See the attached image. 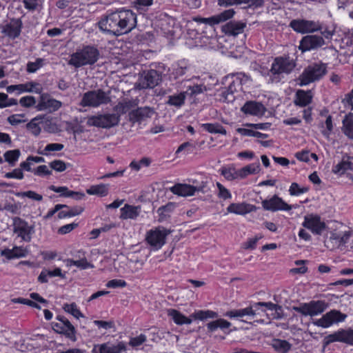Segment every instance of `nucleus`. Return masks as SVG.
<instances>
[{"instance_id": "nucleus-22", "label": "nucleus", "mask_w": 353, "mask_h": 353, "mask_svg": "<svg viewBox=\"0 0 353 353\" xmlns=\"http://www.w3.org/2000/svg\"><path fill=\"white\" fill-rule=\"evenodd\" d=\"M234 14L235 11L233 9H228L209 18H196L194 20L200 23L213 26L232 18Z\"/></svg>"}, {"instance_id": "nucleus-23", "label": "nucleus", "mask_w": 353, "mask_h": 353, "mask_svg": "<svg viewBox=\"0 0 353 353\" xmlns=\"http://www.w3.org/2000/svg\"><path fill=\"white\" fill-rule=\"evenodd\" d=\"M241 110L245 114L261 117L265 114L266 108L260 102L248 101L241 107Z\"/></svg>"}, {"instance_id": "nucleus-9", "label": "nucleus", "mask_w": 353, "mask_h": 353, "mask_svg": "<svg viewBox=\"0 0 353 353\" xmlns=\"http://www.w3.org/2000/svg\"><path fill=\"white\" fill-rule=\"evenodd\" d=\"M57 320L59 322L52 323V327L57 333L65 335L70 340L75 341L76 339V330L70 321L63 316L58 315L56 317Z\"/></svg>"}, {"instance_id": "nucleus-27", "label": "nucleus", "mask_w": 353, "mask_h": 353, "mask_svg": "<svg viewBox=\"0 0 353 353\" xmlns=\"http://www.w3.org/2000/svg\"><path fill=\"white\" fill-rule=\"evenodd\" d=\"M61 106V102L54 99L41 98V101L37 105L39 110H47L49 112H54L59 109Z\"/></svg>"}, {"instance_id": "nucleus-30", "label": "nucleus", "mask_w": 353, "mask_h": 353, "mask_svg": "<svg viewBox=\"0 0 353 353\" xmlns=\"http://www.w3.org/2000/svg\"><path fill=\"white\" fill-rule=\"evenodd\" d=\"M312 94L310 90H299L296 93L294 103L300 107H305L312 102Z\"/></svg>"}, {"instance_id": "nucleus-17", "label": "nucleus", "mask_w": 353, "mask_h": 353, "mask_svg": "<svg viewBox=\"0 0 353 353\" xmlns=\"http://www.w3.org/2000/svg\"><path fill=\"white\" fill-rule=\"evenodd\" d=\"M161 81V74L157 70H150L141 77L139 86L142 89L153 88Z\"/></svg>"}, {"instance_id": "nucleus-31", "label": "nucleus", "mask_w": 353, "mask_h": 353, "mask_svg": "<svg viewBox=\"0 0 353 353\" xmlns=\"http://www.w3.org/2000/svg\"><path fill=\"white\" fill-rule=\"evenodd\" d=\"M126 347L122 342L117 345H112L110 343H103L99 346V353H125Z\"/></svg>"}, {"instance_id": "nucleus-32", "label": "nucleus", "mask_w": 353, "mask_h": 353, "mask_svg": "<svg viewBox=\"0 0 353 353\" xmlns=\"http://www.w3.org/2000/svg\"><path fill=\"white\" fill-rule=\"evenodd\" d=\"M167 313L168 315L177 325H189L191 324L192 322L191 319L186 317L176 310L168 309Z\"/></svg>"}, {"instance_id": "nucleus-16", "label": "nucleus", "mask_w": 353, "mask_h": 353, "mask_svg": "<svg viewBox=\"0 0 353 353\" xmlns=\"http://www.w3.org/2000/svg\"><path fill=\"white\" fill-rule=\"evenodd\" d=\"M264 210L275 212L278 210L289 211L292 206L285 203L281 198L277 195H274L270 199H265L261 202Z\"/></svg>"}, {"instance_id": "nucleus-62", "label": "nucleus", "mask_w": 353, "mask_h": 353, "mask_svg": "<svg viewBox=\"0 0 353 353\" xmlns=\"http://www.w3.org/2000/svg\"><path fill=\"white\" fill-rule=\"evenodd\" d=\"M189 90L190 91V95H197L206 91L207 89L205 85L200 84L190 86L186 92H188Z\"/></svg>"}, {"instance_id": "nucleus-57", "label": "nucleus", "mask_w": 353, "mask_h": 353, "mask_svg": "<svg viewBox=\"0 0 353 353\" xmlns=\"http://www.w3.org/2000/svg\"><path fill=\"white\" fill-rule=\"evenodd\" d=\"M44 161H45V160L43 157L30 156L27 158L26 161L25 162H23V170H26V171H29V172L32 171V168H29V166L28 165V164L30 162L41 163V162H44Z\"/></svg>"}, {"instance_id": "nucleus-26", "label": "nucleus", "mask_w": 353, "mask_h": 353, "mask_svg": "<svg viewBox=\"0 0 353 353\" xmlns=\"http://www.w3.org/2000/svg\"><path fill=\"white\" fill-rule=\"evenodd\" d=\"M49 189L59 193L61 196L73 198L76 200H81L85 196L84 193L70 190L66 186L57 187L55 185L49 186Z\"/></svg>"}, {"instance_id": "nucleus-53", "label": "nucleus", "mask_w": 353, "mask_h": 353, "mask_svg": "<svg viewBox=\"0 0 353 353\" xmlns=\"http://www.w3.org/2000/svg\"><path fill=\"white\" fill-rule=\"evenodd\" d=\"M26 129L27 131L35 136L38 135L41 132V128L35 119H32L26 125Z\"/></svg>"}, {"instance_id": "nucleus-21", "label": "nucleus", "mask_w": 353, "mask_h": 353, "mask_svg": "<svg viewBox=\"0 0 353 353\" xmlns=\"http://www.w3.org/2000/svg\"><path fill=\"white\" fill-rule=\"evenodd\" d=\"M258 314L256 308L254 307L253 304L245 308L228 311L225 316L230 319H241L242 321L247 322V320L243 319V318L246 317L248 319L251 320Z\"/></svg>"}, {"instance_id": "nucleus-40", "label": "nucleus", "mask_w": 353, "mask_h": 353, "mask_svg": "<svg viewBox=\"0 0 353 353\" xmlns=\"http://www.w3.org/2000/svg\"><path fill=\"white\" fill-rule=\"evenodd\" d=\"M68 210H62V211L59 212V213L57 214L58 219H64L66 217H71V216L79 215L84 210V208L81 206H75V207H73L71 208H70L68 207Z\"/></svg>"}, {"instance_id": "nucleus-48", "label": "nucleus", "mask_w": 353, "mask_h": 353, "mask_svg": "<svg viewBox=\"0 0 353 353\" xmlns=\"http://www.w3.org/2000/svg\"><path fill=\"white\" fill-rule=\"evenodd\" d=\"M63 308L66 312L71 314L74 317L77 319L83 317V314L77 308V305L74 303H72L71 304L66 303L63 305Z\"/></svg>"}, {"instance_id": "nucleus-12", "label": "nucleus", "mask_w": 353, "mask_h": 353, "mask_svg": "<svg viewBox=\"0 0 353 353\" xmlns=\"http://www.w3.org/2000/svg\"><path fill=\"white\" fill-rule=\"evenodd\" d=\"M170 234V231L164 228H156L147 232L146 241L149 245L156 250L160 249L165 243V238Z\"/></svg>"}, {"instance_id": "nucleus-7", "label": "nucleus", "mask_w": 353, "mask_h": 353, "mask_svg": "<svg viewBox=\"0 0 353 353\" xmlns=\"http://www.w3.org/2000/svg\"><path fill=\"white\" fill-rule=\"evenodd\" d=\"M328 307V303L323 300L311 301L293 306L292 310L303 316H317L322 314Z\"/></svg>"}, {"instance_id": "nucleus-50", "label": "nucleus", "mask_w": 353, "mask_h": 353, "mask_svg": "<svg viewBox=\"0 0 353 353\" xmlns=\"http://www.w3.org/2000/svg\"><path fill=\"white\" fill-rule=\"evenodd\" d=\"M44 60L41 58H38L33 62H28L27 63V72L29 73L35 72L37 70L41 68L43 65Z\"/></svg>"}, {"instance_id": "nucleus-54", "label": "nucleus", "mask_w": 353, "mask_h": 353, "mask_svg": "<svg viewBox=\"0 0 353 353\" xmlns=\"http://www.w3.org/2000/svg\"><path fill=\"white\" fill-rule=\"evenodd\" d=\"M262 236H256L254 238L249 239L246 242L243 243L242 248L245 250H253L256 248V243Z\"/></svg>"}, {"instance_id": "nucleus-55", "label": "nucleus", "mask_w": 353, "mask_h": 353, "mask_svg": "<svg viewBox=\"0 0 353 353\" xmlns=\"http://www.w3.org/2000/svg\"><path fill=\"white\" fill-rule=\"evenodd\" d=\"M50 167L57 172H63L66 169L65 162L61 160H54L50 163Z\"/></svg>"}, {"instance_id": "nucleus-37", "label": "nucleus", "mask_w": 353, "mask_h": 353, "mask_svg": "<svg viewBox=\"0 0 353 353\" xmlns=\"http://www.w3.org/2000/svg\"><path fill=\"white\" fill-rule=\"evenodd\" d=\"M1 256H5L8 260L19 259L22 256V248L14 247L12 249H4L1 251Z\"/></svg>"}, {"instance_id": "nucleus-56", "label": "nucleus", "mask_w": 353, "mask_h": 353, "mask_svg": "<svg viewBox=\"0 0 353 353\" xmlns=\"http://www.w3.org/2000/svg\"><path fill=\"white\" fill-rule=\"evenodd\" d=\"M254 307L256 308V311L259 310L260 307H265L268 310L273 311L274 309L280 310V305L274 304L272 302H257L254 303Z\"/></svg>"}, {"instance_id": "nucleus-19", "label": "nucleus", "mask_w": 353, "mask_h": 353, "mask_svg": "<svg viewBox=\"0 0 353 353\" xmlns=\"http://www.w3.org/2000/svg\"><path fill=\"white\" fill-rule=\"evenodd\" d=\"M303 226L311 230L313 234H321L325 229V223L321 221L320 216L317 215H309L304 218Z\"/></svg>"}, {"instance_id": "nucleus-42", "label": "nucleus", "mask_w": 353, "mask_h": 353, "mask_svg": "<svg viewBox=\"0 0 353 353\" xmlns=\"http://www.w3.org/2000/svg\"><path fill=\"white\" fill-rule=\"evenodd\" d=\"M272 347L276 351L286 353L291 349V344L285 340L274 339L272 341Z\"/></svg>"}, {"instance_id": "nucleus-11", "label": "nucleus", "mask_w": 353, "mask_h": 353, "mask_svg": "<svg viewBox=\"0 0 353 353\" xmlns=\"http://www.w3.org/2000/svg\"><path fill=\"white\" fill-rule=\"evenodd\" d=\"M296 66L295 61L290 57H278L274 59L270 69L272 74H289Z\"/></svg>"}, {"instance_id": "nucleus-28", "label": "nucleus", "mask_w": 353, "mask_h": 353, "mask_svg": "<svg viewBox=\"0 0 353 353\" xmlns=\"http://www.w3.org/2000/svg\"><path fill=\"white\" fill-rule=\"evenodd\" d=\"M341 131L349 139L353 140V113L346 114L342 121Z\"/></svg>"}, {"instance_id": "nucleus-35", "label": "nucleus", "mask_w": 353, "mask_h": 353, "mask_svg": "<svg viewBox=\"0 0 353 353\" xmlns=\"http://www.w3.org/2000/svg\"><path fill=\"white\" fill-rule=\"evenodd\" d=\"M260 171V163L259 162L248 165L239 170H238V174L239 178H245L249 174H256Z\"/></svg>"}, {"instance_id": "nucleus-10", "label": "nucleus", "mask_w": 353, "mask_h": 353, "mask_svg": "<svg viewBox=\"0 0 353 353\" xmlns=\"http://www.w3.org/2000/svg\"><path fill=\"white\" fill-rule=\"evenodd\" d=\"M290 26L296 32L305 34L321 30L322 25L319 21L306 19H294L290 21Z\"/></svg>"}, {"instance_id": "nucleus-24", "label": "nucleus", "mask_w": 353, "mask_h": 353, "mask_svg": "<svg viewBox=\"0 0 353 353\" xmlns=\"http://www.w3.org/2000/svg\"><path fill=\"white\" fill-rule=\"evenodd\" d=\"M246 23L243 21H230L221 28L222 32L229 36H237L243 32Z\"/></svg>"}, {"instance_id": "nucleus-1", "label": "nucleus", "mask_w": 353, "mask_h": 353, "mask_svg": "<svg viewBox=\"0 0 353 353\" xmlns=\"http://www.w3.org/2000/svg\"><path fill=\"white\" fill-rule=\"evenodd\" d=\"M137 14L130 10L118 9L98 22L101 31L119 37L130 32L137 26Z\"/></svg>"}, {"instance_id": "nucleus-5", "label": "nucleus", "mask_w": 353, "mask_h": 353, "mask_svg": "<svg viewBox=\"0 0 353 353\" xmlns=\"http://www.w3.org/2000/svg\"><path fill=\"white\" fill-rule=\"evenodd\" d=\"M120 119V114L116 112L98 114L89 117L87 120V125L89 126L110 129L117 126Z\"/></svg>"}, {"instance_id": "nucleus-45", "label": "nucleus", "mask_w": 353, "mask_h": 353, "mask_svg": "<svg viewBox=\"0 0 353 353\" xmlns=\"http://www.w3.org/2000/svg\"><path fill=\"white\" fill-rule=\"evenodd\" d=\"M203 128L210 133L226 134V130L219 123H204Z\"/></svg>"}, {"instance_id": "nucleus-41", "label": "nucleus", "mask_w": 353, "mask_h": 353, "mask_svg": "<svg viewBox=\"0 0 353 353\" xmlns=\"http://www.w3.org/2000/svg\"><path fill=\"white\" fill-rule=\"evenodd\" d=\"M175 204L173 203H168L165 205L160 207L157 210L159 214V221H163L170 216V214L174 210Z\"/></svg>"}, {"instance_id": "nucleus-59", "label": "nucleus", "mask_w": 353, "mask_h": 353, "mask_svg": "<svg viewBox=\"0 0 353 353\" xmlns=\"http://www.w3.org/2000/svg\"><path fill=\"white\" fill-rule=\"evenodd\" d=\"M31 172H33L34 174L38 176L52 174V170H49L48 166L46 165H39L36 169L32 170Z\"/></svg>"}, {"instance_id": "nucleus-63", "label": "nucleus", "mask_w": 353, "mask_h": 353, "mask_svg": "<svg viewBox=\"0 0 353 353\" xmlns=\"http://www.w3.org/2000/svg\"><path fill=\"white\" fill-rule=\"evenodd\" d=\"M145 341L146 336L141 334L138 336L131 338L129 344L132 347H137L143 344Z\"/></svg>"}, {"instance_id": "nucleus-14", "label": "nucleus", "mask_w": 353, "mask_h": 353, "mask_svg": "<svg viewBox=\"0 0 353 353\" xmlns=\"http://www.w3.org/2000/svg\"><path fill=\"white\" fill-rule=\"evenodd\" d=\"M325 44L323 37L316 34H310L303 37L299 43V48L302 52L315 50Z\"/></svg>"}, {"instance_id": "nucleus-52", "label": "nucleus", "mask_w": 353, "mask_h": 353, "mask_svg": "<svg viewBox=\"0 0 353 353\" xmlns=\"http://www.w3.org/2000/svg\"><path fill=\"white\" fill-rule=\"evenodd\" d=\"M308 190V188H301L297 183H292L289 189V192L291 195H299L307 192Z\"/></svg>"}, {"instance_id": "nucleus-34", "label": "nucleus", "mask_w": 353, "mask_h": 353, "mask_svg": "<svg viewBox=\"0 0 353 353\" xmlns=\"http://www.w3.org/2000/svg\"><path fill=\"white\" fill-rule=\"evenodd\" d=\"M109 192L108 184H98L91 185L88 189L86 190V192L90 195H97L99 196H105Z\"/></svg>"}, {"instance_id": "nucleus-60", "label": "nucleus", "mask_w": 353, "mask_h": 353, "mask_svg": "<svg viewBox=\"0 0 353 353\" xmlns=\"http://www.w3.org/2000/svg\"><path fill=\"white\" fill-rule=\"evenodd\" d=\"M326 130H322V134L327 138H328L333 130L332 117L329 115L325 122Z\"/></svg>"}, {"instance_id": "nucleus-15", "label": "nucleus", "mask_w": 353, "mask_h": 353, "mask_svg": "<svg viewBox=\"0 0 353 353\" xmlns=\"http://www.w3.org/2000/svg\"><path fill=\"white\" fill-rule=\"evenodd\" d=\"M205 183L202 182L199 186H193L185 183H177L170 188V191L174 194L181 196H189L194 194L196 192H204Z\"/></svg>"}, {"instance_id": "nucleus-64", "label": "nucleus", "mask_w": 353, "mask_h": 353, "mask_svg": "<svg viewBox=\"0 0 353 353\" xmlns=\"http://www.w3.org/2000/svg\"><path fill=\"white\" fill-rule=\"evenodd\" d=\"M13 231L18 236L22 237V221L20 218L13 219Z\"/></svg>"}, {"instance_id": "nucleus-6", "label": "nucleus", "mask_w": 353, "mask_h": 353, "mask_svg": "<svg viewBox=\"0 0 353 353\" xmlns=\"http://www.w3.org/2000/svg\"><path fill=\"white\" fill-rule=\"evenodd\" d=\"M110 101L108 93L103 90L98 89L84 93L80 104L83 107H99L101 105L108 104Z\"/></svg>"}, {"instance_id": "nucleus-29", "label": "nucleus", "mask_w": 353, "mask_h": 353, "mask_svg": "<svg viewBox=\"0 0 353 353\" xmlns=\"http://www.w3.org/2000/svg\"><path fill=\"white\" fill-rule=\"evenodd\" d=\"M255 208L254 205L246 204L244 203H231L228 208L227 211L230 213H234L236 214H245L250 212Z\"/></svg>"}, {"instance_id": "nucleus-44", "label": "nucleus", "mask_w": 353, "mask_h": 353, "mask_svg": "<svg viewBox=\"0 0 353 353\" xmlns=\"http://www.w3.org/2000/svg\"><path fill=\"white\" fill-rule=\"evenodd\" d=\"M21 152L19 149L8 150L4 154L5 161L11 166H14L15 163L18 161Z\"/></svg>"}, {"instance_id": "nucleus-36", "label": "nucleus", "mask_w": 353, "mask_h": 353, "mask_svg": "<svg viewBox=\"0 0 353 353\" xmlns=\"http://www.w3.org/2000/svg\"><path fill=\"white\" fill-rule=\"evenodd\" d=\"M187 92H180L177 94L170 95L166 104L176 108L181 107L185 103Z\"/></svg>"}, {"instance_id": "nucleus-20", "label": "nucleus", "mask_w": 353, "mask_h": 353, "mask_svg": "<svg viewBox=\"0 0 353 353\" xmlns=\"http://www.w3.org/2000/svg\"><path fill=\"white\" fill-rule=\"evenodd\" d=\"M153 114L154 110L152 108L145 106L130 111L128 113V118L132 124L136 123H141L142 121L150 118Z\"/></svg>"}, {"instance_id": "nucleus-25", "label": "nucleus", "mask_w": 353, "mask_h": 353, "mask_svg": "<svg viewBox=\"0 0 353 353\" xmlns=\"http://www.w3.org/2000/svg\"><path fill=\"white\" fill-rule=\"evenodd\" d=\"M263 3V0H218V5L223 7L245 4L248 7L258 8L261 6Z\"/></svg>"}, {"instance_id": "nucleus-2", "label": "nucleus", "mask_w": 353, "mask_h": 353, "mask_svg": "<svg viewBox=\"0 0 353 353\" xmlns=\"http://www.w3.org/2000/svg\"><path fill=\"white\" fill-rule=\"evenodd\" d=\"M100 52L93 46H85L74 52L68 61V64L75 68L84 65H92L99 59Z\"/></svg>"}, {"instance_id": "nucleus-4", "label": "nucleus", "mask_w": 353, "mask_h": 353, "mask_svg": "<svg viewBox=\"0 0 353 353\" xmlns=\"http://www.w3.org/2000/svg\"><path fill=\"white\" fill-rule=\"evenodd\" d=\"M327 72V66L323 63H314L306 67L299 76L300 85H307L321 79Z\"/></svg>"}, {"instance_id": "nucleus-46", "label": "nucleus", "mask_w": 353, "mask_h": 353, "mask_svg": "<svg viewBox=\"0 0 353 353\" xmlns=\"http://www.w3.org/2000/svg\"><path fill=\"white\" fill-rule=\"evenodd\" d=\"M352 164L350 161L348 160H344L343 159L340 163L336 164L333 168V172L336 174H344L347 170H352Z\"/></svg>"}, {"instance_id": "nucleus-58", "label": "nucleus", "mask_w": 353, "mask_h": 353, "mask_svg": "<svg viewBox=\"0 0 353 353\" xmlns=\"http://www.w3.org/2000/svg\"><path fill=\"white\" fill-rule=\"evenodd\" d=\"M216 187L219 189V194H218L219 197L223 199H228L231 198L232 195H231L230 192L221 183H220L219 182H217Z\"/></svg>"}, {"instance_id": "nucleus-47", "label": "nucleus", "mask_w": 353, "mask_h": 353, "mask_svg": "<svg viewBox=\"0 0 353 353\" xmlns=\"http://www.w3.org/2000/svg\"><path fill=\"white\" fill-rule=\"evenodd\" d=\"M64 148V145L61 143H49L46 145L43 150L39 151L38 153L41 155L48 156L51 154L52 152L61 151Z\"/></svg>"}, {"instance_id": "nucleus-38", "label": "nucleus", "mask_w": 353, "mask_h": 353, "mask_svg": "<svg viewBox=\"0 0 353 353\" xmlns=\"http://www.w3.org/2000/svg\"><path fill=\"white\" fill-rule=\"evenodd\" d=\"M137 104L134 101L131 100H124L121 102H119L117 105L114 107V110L116 113L120 114H125L128 110H130L132 108L135 106Z\"/></svg>"}, {"instance_id": "nucleus-49", "label": "nucleus", "mask_w": 353, "mask_h": 353, "mask_svg": "<svg viewBox=\"0 0 353 353\" xmlns=\"http://www.w3.org/2000/svg\"><path fill=\"white\" fill-rule=\"evenodd\" d=\"M67 264L68 265L77 266V268H79L82 270H85V269L93 267V265L91 263H90L89 262H88V261L85 258L80 259V260H77V261L73 260V259H68Z\"/></svg>"}, {"instance_id": "nucleus-18", "label": "nucleus", "mask_w": 353, "mask_h": 353, "mask_svg": "<svg viewBox=\"0 0 353 353\" xmlns=\"http://www.w3.org/2000/svg\"><path fill=\"white\" fill-rule=\"evenodd\" d=\"M21 26L22 23L20 19H11L6 25L0 26L1 32L4 37L14 39L20 35Z\"/></svg>"}, {"instance_id": "nucleus-13", "label": "nucleus", "mask_w": 353, "mask_h": 353, "mask_svg": "<svg viewBox=\"0 0 353 353\" xmlns=\"http://www.w3.org/2000/svg\"><path fill=\"white\" fill-rule=\"evenodd\" d=\"M336 341L353 345V330L341 329L337 332L326 336L323 341V347H326Z\"/></svg>"}, {"instance_id": "nucleus-43", "label": "nucleus", "mask_w": 353, "mask_h": 353, "mask_svg": "<svg viewBox=\"0 0 353 353\" xmlns=\"http://www.w3.org/2000/svg\"><path fill=\"white\" fill-rule=\"evenodd\" d=\"M217 313L211 310H199L192 314L194 319L205 320L217 317Z\"/></svg>"}, {"instance_id": "nucleus-33", "label": "nucleus", "mask_w": 353, "mask_h": 353, "mask_svg": "<svg viewBox=\"0 0 353 353\" xmlns=\"http://www.w3.org/2000/svg\"><path fill=\"white\" fill-rule=\"evenodd\" d=\"M121 218L122 219H134L139 215L140 207L125 204L124 207L121 209Z\"/></svg>"}, {"instance_id": "nucleus-39", "label": "nucleus", "mask_w": 353, "mask_h": 353, "mask_svg": "<svg viewBox=\"0 0 353 353\" xmlns=\"http://www.w3.org/2000/svg\"><path fill=\"white\" fill-rule=\"evenodd\" d=\"M352 237V232L350 231H346L341 233H334L332 234L330 239L336 241L339 246L345 245L349 239Z\"/></svg>"}, {"instance_id": "nucleus-51", "label": "nucleus", "mask_w": 353, "mask_h": 353, "mask_svg": "<svg viewBox=\"0 0 353 353\" xmlns=\"http://www.w3.org/2000/svg\"><path fill=\"white\" fill-rule=\"evenodd\" d=\"M238 174V170H236L234 168H223L221 170V174L229 181H232L236 179L239 178Z\"/></svg>"}, {"instance_id": "nucleus-61", "label": "nucleus", "mask_w": 353, "mask_h": 353, "mask_svg": "<svg viewBox=\"0 0 353 353\" xmlns=\"http://www.w3.org/2000/svg\"><path fill=\"white\" fill-rule=\"evenodd\" d=\"M5 177L8 179H22V163H20L19 167L18 168L14 169L13 171L10 172L6 173L5 174Z\"/></svg>"}, {"instance_id": "nucleus-3", "label": "nucleus", "mask_w": 353, "mask_h": 353, "mask_svg": "<svg viewBox=\"0 0 353 353\" xmlns=\"http://www.w3.org/2000/svg\"><path fill=\"white\" fill-rule=\"evenodd\" d=\"M250 81V77L242 72L230 74L223 79V83H228V86L221 92L224 101L232 102L234 100V93L237 91L241 85Z\"/></svg>"}, {"instance_id": "nucleus-8", "label": "nucleus", "mask_w": 353, "mask_h": 353, "mask_svg": "<svg viewBox=\"0 0 353 353\" xmlns=\"http://www.w3.org/2000/svg\"><path fill=\"white\" fill-rule=\"evenodd\" d=\"M346 318L345 314L337 310H332L323 314L321 319L314 321L313 323L316 326L327 328L334 324L344 321Z\"/></svg>"}]
</instances>
